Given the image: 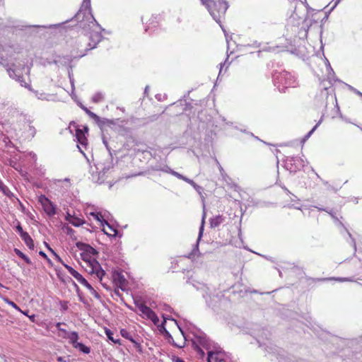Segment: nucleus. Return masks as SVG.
<instances>
[{
	"instance_id": "obj_39",
	"label": "nucleus",
	"mask_w": 362,
	"mask_h": 362,
	"mask_svg": "<svg viewBox=\"0 0 362 362\" xmlns=\"http://www.w3.org/2000/svg\"><path fill=\"white\" fill-rule=\"evenodd\" d=\"M6 302L11 306H12L13 308H15L16 310H18V311H21V308L13 301L8 300V299H6Z\"/></svg>"
},
{
	"instance_id": "obj_61",
	"label": "nucleus",
	"mask_w": 362,
	"mask_h": 362,
	"mask_svg": "<svg viewBox=\"0 0 362 362\" xmlns=\"http://www.w3.org/2000/svg\"><path fill=\"white\" fill-rule=\"evenodd\" d=\"M58 361H62V357H59V358H58Z\"/></svg>"
},
{
	"instance_id": "obj_45",
	"label": "nucleus",
	"mask_w": 362,
	"mask_h": 362,
	"mask_svg": "<svg viewBox=\"0 0 362 362\" xmlns=\"http://www.w3.org/2000/svg\"><path fill=\"white\" fill-rule=\"evenodd\" d=\"M39 255L46 259L49 263H51L50 259L47 257V255L43 251H40Z\"/></svg>"
},
{
	"instance_id": "obj_15",
	"label": "nucleus",
	"mask_w": 362,
	"mask_h": 362,
	"mask_svg": "<svg viewBox=\"0 0 362 362\" xmlns=\"http://www.w3.org/2000/svg\"><path fill=\"white\" fill-rule=\"evenodd\" d=\"M225 220V218L221 215L216 216L209 220L210 227L215 228L220 226Z\"/></svg>"
},
{
	"instance_id": "obj_24",
	"label": "nucleus",
	"mask_w": 362,
	"mask_h": 362,
	"mask_svg": "<svg viewBox=\"0 0 362 362\" xmlns=\"http://www.w3.org/2000/svg\"><path fill=\"white\" fill-rule=\"evenodd\" d=\"M90 215L93 216L98 221H99L103 226H104V221L105 215H103L100 212H90Z\"/></svg>"
},
{
	"instance_id": "obj_43",
	"label": "nucleus",
	"mask_w": 362,
	"mask_h": 362,
	"mask_svg": "<svg viewBox=\"0 0 362 362\" xmlns=\"http://www.w3.org/2000/svg\"><path fill=\"white\" fill-rule=\"evenodd\" d=\"M348 87H349V89L351 90V91H353L354 93H356L358 95L362 97V93L361 92H360L359 90H356L355 88H354L351 86H348Z\"/></svg>"
},
{
	"instance_id": "obj_52",
	"label": "nucleus",
	"mask_w": 362,
	"mask_h": 362,
	"mask_svg": "<svg viewBox=\"0 0 362 362\" xmlns=\"http://www.w3.org/2000/svg\"><path fill=\"white\" fill-rule=\"evenodd\" d=\"M62 325V323L61 322H57L56 324V327L59 330V329H62L60 327Z\"/></svg>"
},
{
	"instance_id": "obj_58",
	"label": "nucleus",
	"mask_w": 362,
	"mask_h": 362,
	"mask_svg": "<svg viewBox=\"0 0 362 362\" xmlns=\"http://www.w3.org/2000/svg\"><path fill=\"white\" fill-rule=\"evenodd\" d=\"M326 61H327V64L328 67H329V68H331V67H330V64L329 63L328 60H327V59H326Z\"/></svg>"
},
{
	"instance_id": "obj_6",
	"label": "nucleus",
	"mask_w": 362,
	"mask_h": 362,
	"mask_svg": "<svg viewBox=\"0 0 362 362\" xmlns=\"http://www.w3.org/2000/svg\"><path fill=\"white\" fill-rule=\"evenodd\" d=\"M95 167L98 172L92 173V180L95 182L102 183L106 177V174L114 167L113 158L111 153H110L106 160L98 162L95 165Z\"/></svg>"
},
{
	"instance_id": "obj_34",
	"label": "nucleus",
	"mask_w": 362,
	"mask_h": 362,
	"mask_svg": "<svg viewBox=\"0 0 362 362\" xmlns=\"http://www.w3.org/2000/svg\"><path fill=\"white\" fill-rule=\"evenodd\" d=\"M185 182L191 185L198 192H200V191L202 190V187L197 185L192 180L187 177L185 179Z\"/></svg>"
},
{
	"instance_id": "obj_49",
	"label": "nucleus",
	"mask_w": 362,
	"mask_h": 362,
	"mask_svg": "<svg viewBox=\"0 0 362 362\" xmlns=\"http://www.w3.org/2000/svg\"><path fill=\"white\" fill-rule=\"evenodd\" d=\"M175 362H185L182 359L177 357L175 360H174Z\"/></svg>"
},
{
	"instance_id": "obj_7",
	"label": "nucleus",
	"mask_w": 362,
	"mask_h": 362,
	"mask_svg": "<svg viewBox=\"0 0 362 362\" xmlns=\"http://www.w3.org/2000/svg\"><path fill=\"white\" fill-rule=\"evenodd\" d=\"M197 342L206 350H208L207 362H222V359L219 357V353L210 350L211 341L206 334H201L197 337Z\"/></svg>"
},
{
	"instance_id": "obj_35",
	"label": "nucleus",
	"mask_w": 362,
	"mask_h": 362,
	"mask_svg": "<svg viewBox=\"0 0 362 362\" xmlns=\"http://www.w3.org/2000/svg\"><path fill=\"white\" fill-rule=\"evenodd\" d=\"M187 283L191 284L197 289H199L202 287L204 286V285L200 282H197V281L195 282V281L194 279H192V278L189 279V280L187 281Z\"/></svg>"
},
{
	"instance_id": "obj_46",
	"label": "nucleus",
	"mask_w": 362,
	"mask_h": 362,
	"mask_svg": "<svg viewBox=\"0 0 362 362\" xmlns=\"http://www.w3.org/2000/svg\"><path fill=\"white\" fill-rule=\"evenodd\" d=\"M83 279H85V278L81 274H80L76 280L81 284Z\"/></svg>"
},
{
	"instance_id": "obj_62",
	"label": "nucleus",
	"mask_w": 362,
	"mask_h": 362,
	"mask_svg": "<svg viewBox=\"0 0 362 362\" xmlns=\"http://www.w3.org/2000/svg\"><path fill=\"white\" fill-rule=\"evenodd\" d=\"M313 21H314L315 23H317V19H315V18H314V19H313Z\"/></svg>"
},
{
	"instance_id": "obj_26",
	"label": "nucleus",
	"mask_w": 362,
	"mask_h": 362,
	"mask_svg": "<svg viewBox=\"0 0 362 362\" xmlns=\"http://www.w3.org/2000/svg\"><path fill=\"white\" fill-rule=\"evenodd\" d=\"M104 98V94L102 92H97L93 95L91 100L94 103H98L103 101Z\"/></svg>"
},
{
	"instance_id": "obj_60",
	"label": "nucleus",
	"mask_w": 362,
	"mask_h": 362,
	"mask_svg": "<svg viewBox=\"0 0 362 362\" xmlns=\"http://www.w3.org/2000/svg\"><path fill=\"white\" fill-rule=\"evenodd\" d=\"M103 232H105V233L107 235H111V234H110V233H108L107 232H106V231H105V230H103Z\"/></svg>"
},
{
	"instance_id": "obj_13",
	"label": "nucleus",
	"mask_w": 362,
	"mask_h": 362,
	"mask_svg": "<svg viewBox=\"0 0 362 362\" xmlns=\"http://www.w3.org/2000/svg\"><path fill=\"white\" fill-rule=\"evenodd\" d=\"M206 217V206H205V204L204 203L203 204V214H202V217L201 225H200V227H199L197 241V243H196V245H195V247H194V250H198L199 242L202 239V235H203V233H204V228Z\"/></svg>"
},
{
	"instance_id": "obj_19",
	"label": "nucleus",
	"mask_w": 362,
	"mask_h": 362,
	"mask_svg": "<svg viewBox=\"0 0 362 362\" xmlns=\"http://www.w3.org/2000/svg\"><path fill=\"white\" fill-rule=\"evenodd\" d=\"M22 240L24 241L25 244L28 246V247L30 250H34L35 245L32 238L27 233L25 234H23L21 237Z\"/></svg>"
},
{
	"instance_id": "obj_50",
	"label": "nucleus",
	"mask_w": 362,
	"mask_h": 362,
	"mask_svg": "<svg viewBox=\"0 0 362 362\" xmlns=\"http://www.w3.org/2000/svg\"><path fill=\"white\" fill-rule=\"evenodd\" d=\"M30 156L33 158V159H36V154L33 153V152H30Z\"/></svg>"
},
{
	"instance_id": "obj_38",
	"label": "nucleus",
	"mask_w": 362,
	"mask_h": 362,
	"mask_svg": "<svg viewBox=\"0 0 362 362\" xmlns=\"http://www.w3.org/2000/svg\"><path fill=\"white\" fill-rule=\"evenodd\" d=\"M106 225L107 228L110 229L111 232L113 233V234H111L112 236H116L117 234V230L113 228L107 221H104V226Z\"/></svg>"
},
{
	"instance_id": "obj_12",
	"label": "nucleus",
	"mask_w": 362,
	"mask_h": 362,
	"mask_svg": "<svg viewBox=\"0 0 362 362\" xmlns=\"http://www.w3.org/2000/svg\"><path fill=\"white\" fill-rule=\"evenodd\" d=\"M73 127L75 129V136L78 143L86 148L87 145V139L85 136L84 132L82 129H78L75 124H74Z\"/></svg>"
},
{
	"instance_id": "obj_4",
	"label": "nucleus",
	"mask_w": 362,
	"mask_h": 362,
	"mask_svg": "<svg viewBox=\"0 0 362 362\" xmlns=\"http://www.w3.org/2000/svg\"><path fill=\"white\" fill-rule=\"evenodd\" d=\"M273 81L280 92H285L286 88L295 87L297 85L296 78L286 71H276L273 74Z\"/></svg>"
},
{
	"instance_id": "obj_22",
	"label": "nucleus",
	"mask_w": 362,
	"mask_h": 362,
	"mask_svg": "<svg viewBox=\"0 0 362 362\" xmlns=\"http://www.w3.org/2000/svg\"><path fill=\"white\" fill-rule=\"evenodd\" d=\"M216 163L218 167L219 172H220V174H221V176L223 180H224L226 182H228L231 179L226 173L225 170H223V167L221 165L220 163L218 162V160L217 159H216Z\"/></svg>"
},
{
	"instance_id": "obj_9",
	"label": "nucleus",
	"mask_w": 362,
	"mask_h": 362,
	"mask_svg": "<svg viewBox=\"0 0 362 362\" xmlns=\"http://www.w3.org/2000/svg\"><path fill=\"white\" fill-rule=\"evenodd\" d=\"M40 202L41 203L45 212L49 216H52L56 214V208L53 203L45 196L40 197Z\"/></svg>"
},
{
	"instance_id": "obj_17",
	"label": "nucleus",
	"mask_w": 362,
	"mask_h": 362,
	"mask_svg": "<svg viewBox=\"0 0 362 362\" xmlns=\"http://www.w3.org/2000/svg\"><path fill=\"white\" fill-rule=\"evenodd\" d=\"M293 4L294 5V11L293 13L291 16V18H293V20L296 18H300L299 13H298L297 10L299 8H303V5L302 1H293Z\"/></svg>"
},
{
	"instance_id": "obj_23",
	"label": "nucleus",
	"mask_w": 362,
	"mask_h": 362,
	"mask_svg": "<svg viewBox=\"0 0 362 362\" xmlns=\"http://www.w3.org/2000/svg\"><path fill=\"white\" fill-rule=\"evenodd\" d=\"M25 126V130L28 134L27 136L31 138L34 137L36 133L35 127L31 125L30 122H26Z\"/></svg>"
},
{
	"instance_id": "obj_41",
	"label": "nucleus",
	"mask_w": 362,
	"mask_h": 362,
	"mask_svg": "<svg viewBox=\"0 0 362 362\" xmlns=\"http://www.w3.org/2000/svg\"><path fill=\"white\" fill-rule=\"evenodd\" d=\"M16 230H17V232L19 233V235H20L21 237L23 235V234H25V233H27V232L23 231V228L21 227V226L20 224H18V225L16 226Z\"/></svg>"
},
{
	"instance_id": "obj_27",
	"label": "nucleus",
	"mask_w": 362,
	"mask_h": 362,
	"mask_svg": "<svg viewBox=\"0 0 362 362\" xmlns=\"http://www.w3.org/2000/svg\"><path fill=\"white\" fill-rule=\"evenodd\" d=\"M15 253L21 258H22L27 264H31L32 262L29 257H28L25 255H24L20 250L15 248Z\"/></svg>"
},
{
	"instance_id": "obj_2",
	"label": "nucleus",
	"mask_w": 362,
	"mask_h": 362,
	"mask_svg": "<svg viewBox=\"0 0 362 362\" xmlns=\"http://www.w3.org/2000/svg\"><path fill=\"white\" fill-rule=\"evenodd\" d=\"M0 64H1L8 72V76L18 81L21 86H24L30 89L29 84H28L23 79V72L25 69V64L18 62V64L13 62V59L16 61V58H12L11 56L8 57L6 54L4 52L0 53Z\"/></svg>"
},
{
	"instance_id": "obj_21",
	"label": "nucleus",
	"mask_w": 362,
	"mask_h": 362,
	"mask_svg": "<svg viewBox=\"0 0 362 362\" xmlns=\"http://www.w3.org/2000/svg\"><path fill=\"white\" fill-rule=\"evenodd\" d=\"M95 121L97 122V124L101 129H103L105 126H110L112 124H115L113 120H110L106 118H100V117L99 119H95Z\"/></svg>"
},
{
	"instance_id": "obj_63",
	"label": "nucleus",
	"mask_w": 362,
	"mask_h": 362,
	"mask_svg": "<svg viewBox=\"0 0 362 362\" xmlns=\"http://www.w3.org/2000/svg\"><path fill=\"white\" fill-rule=\"evenodd\" d=\"M149 29V26H147L145 29L146 31H147Z\"/></svg>"
},
{
	"instance_id": "obj_28",
	"label": "nucleus",
	"mask_w": 362,
	"mask_h": 362,
	"mask_svg": "<svg viewBox=\"0 0 362 362\" xmlns=\"http://www.w3.org/2000/svg\"><path fill=\"white\" fill-rule=\"evenodd\" d=\"M163 170L165 171V172L169 173L171 175H173L175 176L176 177H177L178 179L182 180L184 181H185V179L187 178V177L180 174L179 173H177V172L170 169L168 167H166V169Z\"/></svg>"
},
{
	"instance_id": "obj_3",
	"label": "nucleus",
	"mask_w": 362,
	"mask_h": 362,
	"mask_svg": "<svg viewBox=\"0 0 362 362\" xmlns=\"http://www.w3.org/2000/svg\"><path fill=\"white\" fill-rule=\"evenodd\" d=\"M200 1L202 4L206 8L212 18L220 24L221 16L225 15L229 7L228 3L226 1H218V2L214 0Z\"/></svg>"
},
{
	"instance_id": "obj_30",
	"label": "nucleus",
	"mask_w": 362,
	"mask_h": 362,
	"mask_svg": "<svg viewBox=\"0 0 362 362\" xmlns=\"http://www.w3.org/2000/svg\"><path fill=\"white\" fill-rule=\"evenodd\" d=\"M201 334H204L203 333H201L199 335H195V339L193 341V344L195 345V349L196 350L198 351V353L200 354V356L202 357H203L204 356V351L200 348L199 346H201L198 342H197V337L200 336Z\"/></svg>"
},
{
	"instance_id": "obj_32",
	"label": "nucleus",
	"mask_w": 362,
	"mask_h": 362,
	"mask_svg": "<svg viewBox=\"0 0 362 362\" xmlns=\"http://www.w3.org/2000/svg\"><path fill=\"white\" fill-rule=\"evenodd\" d=\"M80 107L92 118L94 120L95 119H99V116H98L96 114H95L94 112H91L90 110H89L86 107H85L84 105H80Z\"/></svg>"
},
{
	"instance_id": "obj_33",
	"label": "nucleus",
	"mask_w": 362,
	"mask_h": 362,
	"mask_svg": "<svg viewBox=\"0 0 362 362\" xmlns=\"http://www.w3.org/2000/svg\"><path fill=\"white\" fill-rule=\"evenodd\" d=\"M322 117H321V119H320V121L316 124V125L304 136L303 138V141H305L307 140L313 134V132L316 130V129L317 128V127L320 124V123L322 122Z\"/></svg>"
},
{
	"instance_id": "obj_44",
	"label": "nucleus",
	"mask_w": 362,
	"mask_h": 362,
	"mask_svg": "<svg viewBox=\"0 0 362 362\" xmlns=\"http://www.w3.org/2000/svg\"><path fill=\"white\" fill-rule=\"evenodd\" d=\"M59 332L62 333L59 334L60 337H63V336H67V334H69V332H68L66 329L62 328V329H59Z\"/></svg>"
},
{
	"instance_id": "obj_37",
	"label": "nucleus",
	"mask_w": 362,
	"mask_h": 362,
	"mask_svg": "<svg viewBox=\"0 0 362 362\" xmlns=\"http://www.w3.org/2000/svg\"><path fill=\"white\" fill-rule=\"evenodd\" d=\"M81 258H82L83 260L89 262L90 264L91 265V263L93 262V259H91V256L93 255L86 254V253H81Z\"/></svg>"
},
{
	"instance_id": "obj_51",
	"label": "nucleus",
	"mask_w": 362,
	"mask_h": 362,
	"mask_svg": "<svg viewBox=\"0 0 362 362\" xmlns=\"http://www.w3.org/2000/svg\"><path fill=\"white\" fill-rule=\"evenodd\" d=\"M338 281H351V279H342V278H338L337 279Z\"/></svg>"
},
{
	"instance_id": "obj_29",
	"label": "nucleus",
	"mask_w": 362,
	"mask_h": 362,
	"mask_svg": "<svg viewBox=\"0 0 362 362\" xmlns=\"http://www.w3.org/2000/svg\"><path fill=\"white\" fill-rule=\"evenodd\" d=\"M74 347L75 349H79L81 352H83L84 354H89L90 351V348L86 346H85L82 343L78 342L77 344H76V345Z\"/></svg>"
},
{
	"instance_id": "obj_20",
	"label": "nucleus",
	"mask_w": 362,
	"mask_h": 362,
	"mask_svg": "<svg viewBox=\"0 0 362 362\" xmlns=\"http://www.w3.org/2000/svg\"><path fill=\"white\" fill-rule=\"evenodd\" d=\"M63 338L68 339L69 342L74 346L78 343V334L76 332H71L67 336H63Z\"/></svg>"
},
{
	"instance_id": "obj_40",
	"label": "nucleus",
	"mask_w": 362,
	"mask_h": 362,
	"mask_svg": "<svg viewBox=\"0 0 362 362\" xmlns=\"http://www.w3.org/2000/svg\"><path fill=\"white\" fill-rule=\"evenodd\" d=\"M69 80H70V83H71V89H72V92L74 91V89H75V86H74V79L73 78V76L72 74L69 72Z\"/></svg>"
},
{
	"instance_id": "obj_54",
	"label": "nucleus",
	"mask_w": 362,
	"mask_h": 362,
	"mask_svg": "<svg viewBox=\"0 0 362 362\" xmlns=\"http://www.w3.org/2000/svg\"><path fill=\"white\" fill-rule=\"evenodd\" d=\"M148 88H149L148 86H146L145 90H144V94H147V92L148 90Z\"/></svg>"
},
{
	"instance_id": "obj_59",
	"label": "nucleus",
	"mask_w": 362,
	"mask_h": 362,
	"mask_svg": "<svg viewBox=\"0 0 362 362\" xmlns=\"http://www.w3.org/2000/svg\"><path fill=\"white\" fill-rule=\"evenodd\" d=\"M77 146H78V148L79 151H80L81 153H83V151H82V149L81 148V147H80L78 145H77Z\"/></svg>"
},
{
	"instance_id": "obj_5",
	"label": "nucleus",
	"mask_w": 362,
	"mask_h": 362,
	"mask_svg": "<svg viewBox=\"0 0 362 362\" xmlns=\"http://www.w3.org/2000/svg\"><path fill=\"white\" fill-rule=\"evenodd\" d=\"M134 304L140 313L139 315L143 318L151 320L155 325L159 327L160 332L163 330L168 334V332L165 328V324L166 322V320L168 319L167 317L163 315V322L160 325H159V318L154 311H153L149 307L146 306L140 300H134Z\"/></svg>"
},
{
	"instance_id": "obj_53",
	"label": "nucleus",
	"mask_w": 362,
	"mask_h": 362,
	"mask_svg": "<svg viewBox=\"0 0 362 362\" xmlns=\"http://www.w3.org/2000/svg\"><path fill=\"white\" fill-rule=\"evenodd\" d=\"M20 312H21V313H22L23 315H25L28 316V315H28V312H29L28 310H26V311H23V310H21V311H20Z\"/></svg>"
},
{
	"instance_id": "obj_56",
	"label": "nucleus",
	"mask_w": 362,
	"mask_h": 362,
	"mask_svg": "<svg viewBox=\"0 0 362 362\" xmlns=\"http://www.w3.org/2000/svg\"><path fill=\"white\" fill-rule=\"evenodd\" d=\"M103 143L106 146V147H107V141L105 140V139H103Z\"/></svg>"
},
{
	"instance_id": "obj_47",
	"label": "nucleus",
	"mask_w": 362,
	"mask_h": 362,
	"mask_svg": "<svg viewBox=\"0 0 362 362\" xmlns=\"http://www.w3.org/2000/svg\"><path fill=\"white\" fill-rule=\"evenodd\" d=\"M28 317L30 318V320L32 322H34L35 321V315H28Z\"/></svg>"
},
{
	"instance_id": "obj_36",
	"label": "nucleus",
	"mask_w": 362,
	"mask_h": 362,
	"mask_svg": "<svg viewBox=\"0 0 362 362\" xmlns=\"http://www.w3.org/2000/svg\"><path fill=\"white\" fill-rule=\"evenodd\" d=\"M81 284H82L83 286H84L86 288H87L90 291H91L92 293H94L95 294V296H97V293L95 292V291L94 290V288L92 287V286L88 282V281L85 279H83Z\"/></svg>"
},
{
	"instance_id": "obj_25",
	"label": "nucleus",
	"mask_w": 362,
	"mask_h": 362,
	"mask_svg": "<svg viewBox=\"0 0 362 362\" xmlns=\"http://www.w3.org/2000/svg\"><path fill=\"white\" fill-rule=\"evenodd\" d=\"M105 334L107 337L108 339L112 341L114 344H120V339L119 338H114L113 334L114 333L109 329H105Z\"/></svg>"
},
{
	"instance_id": "obj_14",
	"label": "nucleus",
	"mask_w": 362,
	"mask_h": 362,
	"mask_svg": "<svg viewBox=\"0 0 362 362\" xmlns=\"http://www.w3.org/2000/svg\"><path fill=\"white\" fill-rule=\"evenodd\" d=\"M76 245L77 248L82 251V253L90 254L93 255L98 253L97 251L93 247L88 244L81 242H78L76 243Z\"/></svg>"
},
{
	"instance_id": "obj_42",
	"label": "nucleus",
	"mask_w": 362,
	"mask_h": 362,
	"mask_svg": "<svg viewBox=\"0 0 362 362\" xmlns=\"http://www.w3.org/2000/svg\"><path fill=\"white\" fill-rule=\"evenodd\" d=\"M63 229L64 231H66V233L68 234V235H71L72 233L74 232V230L69 227V226H64L63 227Z\"/></svg>"
},
{
	"instance_id": "obj_16",
	"label": "nucleus",
	"mask_w": 362,
	"mask_h": 362,
	"mask_svg": "<svg viewBox=\"0 0 362 362\" xmlns=\"http://www.w3.org/2000/svg\"><path fill=\"white\" fill-rule=\"evenodd\" d=\"M66 220L76 227H78L83 225L84 223V221L82 219L77 217H74L70 215L69 214H68L67 216H66Z\"/></svg>"
},
{
	"instance_id": "obj_10",
	"label": "nucleus",
	"mask_w": 362,
	"mask_h": 362,
	"mask_svg": "<svg viewBox=\"0 0 362 362\" xmlns=\"http://www.w3.org/2000/svg\"><path fill=\"white\" fill-rule=\"evenodd\" d=\"M45 245L47 246V247L49 249V250H50L53 254L55 256L56 259L59 262H61L64 267L67 269V271L69 272V273L73 276L76 279H78V277L79 276V275L81 274L80 273H78L77 271H76L74 268H72L71 267L69 266L68 264H64L62 259L59 257V256L54 252V251L49 246L48 244H47L45 243Z\"/></svg>"
},
{
	"instance_id": "obj_11",
	"label": "nucleus",
	"mask_w": 362,
	"mask_h": 362,
	"mask_svg": "<svg viewBox=\"0 0 362 362\" xmlns=\"http://www.w3.org/2000/svg\"><path fill=\"white\" fill-rule=\"evenodd\" d=\"M90 267L91 270L90 272L95 274L100 280H102L103 276L105 274V272L102 269L100 264L95 259H93Z\"/></svg>"
},
{
	"instance_id": "obj_55",
	"label": "nucleus",
	"mask_w": 362,
	"mask_h": 362,
	"mask_svg": "<svg viewBox=\"0 0 362 362\" xmlns=\"http://www.w3.org/2000/svg\"><path fill=\"white\" fill-rule=\"evenodd\" d=\"M352 242H353V245L354 247V249L356 250V243H355V240L354 239H352Z\"/></svg>"
},
{
	"instance_id": "obj_1",
	"label": "nucleus",
	"mask_w": 362,
	"mask_h": 362,
	"mask_svg": "<svg viewBox=\"0 0 362 362\" xmlns=\"http://www.w3.org/2000/svg\"><path fill=\"white\" fill-rule=\"evenodd\" d=\"M78 22V26L83 30H91L89 39L90 42L88 47L84 49V52L74 56V58H81L86 54L88 50L92 49L96 47V45L101 40L102 35L100 31L102 30L100 25L94 18L90 13V0H83L79 11L74 16Z\"/></svg>"
},
{
	"instance_id": "obj_64",
	"label": "nucleus",
	"mask_w": 362,
	"mask_h": 362,
	"mask_svg": "<svg viewBox=\"0 0 362 362\" xmlns=\"http://www.w3.org/2000/svg\"><path fill=\"white\" fill-rule=\"evenodd\" d=\"M84 129H85L86 132L88 131V128L87 127H84Z\"/></svg>"
},
{
	"instance_id": "obj_31",
	"label": "nucleus",
	"mask_w": 362,
	"mask_h": 362,
	"mask_svg": "<svg viewBox=\"0 0 362 362\" xmlns=\"http://www.w3.org/2000/svg\"><path fill=\"white\" fill-rule=\"evenodd\" d=\"M35 96L40 99V100H49V98L52 97L51 95L49 94H47V93H39L38 91H35Z\"/></svg>"
},
{
	"instance_id": "obj_8",
	"label": "nucleus",
	"mask_w": 362,
	"mask_h": 362,
	"mask_svg": "<svg viewBox=\"0 0 362 362\" xmlns=\"http://www.w3.org/2000/svg\"><path fill=\"white\" fill-rule=\"evenodd\" d=\"M305 165V160L300 157H288L285 161V166L290 172L300 170Z\"/></svg>"
},
{
	"instance_id": "obj_48",
	"label": "nucleus",
	"mask_w": 362,
	"mask_h": 362,
	"mask_svg": "<svg viewBox=\"0 0 362 362\" xmlns=\"http://www.w3.org/2000/svg\"><path fill=\"white\" fill-rule=\"evenodd\" d=\"M340 1L341 0H335L334 5L331 8V10H333L337 6V5L339 3Z\"/></svg>"
},
{
	"instance_id": "obj_18",
	"label": "nucleus",
	"mask_w": 362,
	"mask_h": 362,
	"mask_svg": "<svg viewBox=\"0 0 362 362\" xmlns=\"http://www.w3.org/2000/svg\"><path fill=\"white\" fill-rule=\"evenodd\" d=\"M120 333L124 338L129 339L132 343H134L136 347H140V344L133 339L132 334L129 332L124 329H122Z\"/></svg>"
},
{
	"instance_id": "obj_57",
	"label": "nucleus",
	"mask_w": 362,
	"mask_h": 362,
	"mask_svg": "<svg viewBox=\"0 0 362 362\" xmlns=\"http://www.w3.org/2000/svg\"><path fill=\"white\" fill-rule=\"evenodd\" d=\"M170 309H171V308H170V307L167 306V308H166L165 310L170 311Z\"/></svg>"
}]
</instances>
